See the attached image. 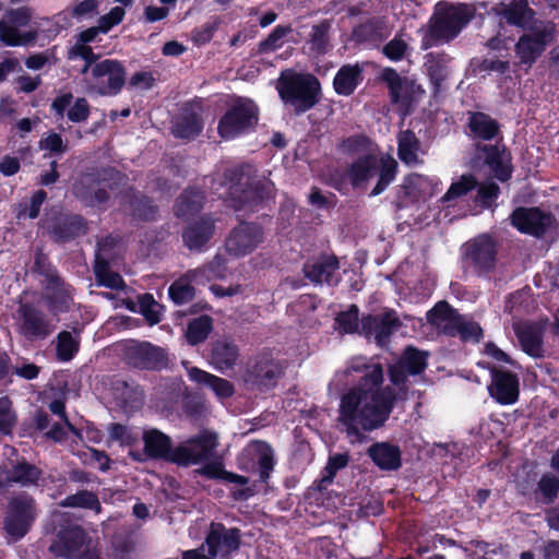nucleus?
Wrapping results in <instances>:
<instances>
[{
	"label": "nucleus",
	"instance_id": "obj_53",
	"mask_svg": "<svg viewBox=\"0 0 559 559\" xmlns=\"http://www.w3.org/2000/svg\"><path fill=\"white\" fill-rule=\"evenodd\" d=\"M476 185L477 182L472 175H463L459 180L452 182L445 194L441 198V202L451 203L473 190Z\"/></svg>",
	"mask_w": 559,
	"mask_h": 559
},
{
	"label": "nucleus",
	"instance_id": "obj_45",
	"mask_svg": "<svg viewBox=\"0 0 559 559\" xmlns=\"http://www.w3.org/2000/svg\"><path fill=\"white\" fill-rule=\"evenodd\" d=\"M2 473L7 483V486L11 484H20L22 486L35 485L40 477V471L26 462L19 463L12 466L11 469L8 467L2 468Z\"/></svg>",
	"mask_w": 559,
	"mask_h": 559
},
{
	"label": "nucleus",
	"instance_id": "obj_16",
	"mask_svg": "<svg viewBox=\"0 0 559 559\" xmlns=\"http://www.w3.org/2000/svg\"><path fill=\"white\" fill-rule=\"evenodd\" d=\"M263 240V233L255 224L241 223L235 227L226 239L228 253L235 257L250 254Z\"/></svg>",
	"mask_w": 559,
	"mask_h": 559
},
{
	"label": "nucleus",
	"instance_id": "obj_48",
	"mask_svg": "<svg viewBox=\"0 0 559 559\" xmlns=\"http://www.w3.org/2000/svg\"><path fill=\"white\" fill-rule=\"evenodd\" d=\"M203 194L195 189H187L179 197L176 204V215L179 217H189L198 213L203 204Z\"/></svg>",
	"mask_w": 559,
	"mask_h": 559
},
{
	"label": "nucleus",
	"instance_id": "obj_14",
	"mask_svg": "<svg viewBox=\"0 0 559 559\" xmlns=\"http://www.w3.org/2000/svg\"><path fill=\"white\" fill-rule=\"evenodd\" d=\"M124 358L129 365L140 369L159 370L167 366L165 350L148 342L127 343Z\"/></svg>",
	"mask_w": 559,
	"mask_h": 559
},
{
	"label": "nucleus",
	"instance_id": "obj_51",
	"mask_svg": "<svg viewBox=\"0 0 559 559\" xmlns=\"http://www.w3.org/2000/svg\"><path fill=\"white\" fill-rule=\"evenodd\" d=\"M80 340L71 332L62 331L57 336V357L61 361H70L79 350Z\"/></svg>",
	"mask_w": 559,
	"mask_h": 559
},
{
	"label": "nucleus",
	"instance_id": "obj_7",
	"mask_svg": "<svg viewBox=\"0 0 559 559\" xmlns=\"http://www.w3.org/2000/svg\"><path fill=\"white\" fill-rule=\"evenodd\" d=\"M380 79L389 90L391 103L396 106L402 116L408 115L413 105L425 94L424 88L419 84L407 76L401 75L393 68L382 69Z\"/></svg>",
	"mask_w": 559,
	"mask_h": 559
},
{
	"label": "nucleus",
	"instance_id": "obj_22",
	"mask_svg": "<svg viewBox=\"0 0 559 559\" xmlns=\"http://www.w3.org/2000/svg\"><path fill=\"white\" fill-rule=\"evenodd\" d=\"M112 243V237H107L97 243L94 273L98 286H105L111 289H123L124 282L122 277L120 274L112 272L108 265V260L111 259L108 250Z\"/></svg>",
	"mask_w": 559,
	"mask_h": 559
},
{
	"label": "nucleus",
	"instance_id": "obj_4",
	"mask_svg": "<svg viewBox=\"0 0 559 559\" xmlns=\"http://www.w3.org/2000/svg\"><path fill=\"white\" fill-rule=\"evenodd\" d=\"M473 7L464 3L440 1L435 5L428 26L421 27V49L445 44L459 36L462 29L474 17Z\"/></svg>",
	"mask_w": 559,
	"mask_h": 559
},
{
	"label": "nucleus",
	"instance_id": "obj_63",
	"mask_svg": "<svg viewBox=\"0 0 559 559\" xmlns=\"http://www.w3.org/2000/svg\"><path fill=\"white\" fill-rule=\"evenodd\" d=\"M456 335H459L463 341L477 342L481 336V328L478 323L462 316Z\"/></svg>",
	"mask_w": 559,
	"mask_h": 559
},
{
	"label": "nucleus",
	"instance_id": "obj_25",
	"mask_svg": "<svg viewBox=\"0 0 559 559\" xmlns=\"http://www.w3.org/2000/svg\"><path fill=\"white\" fill-rule=\"evenodd\" d=\"M513 329L524 353L534 358L544 356V324L542 322H516L513 324Z\"/></svg>",
	"mask_w": 559,
	"mask_h": 559
},
{
	"label": "nucleus",
	"instance_id": "obj_64",
	"mask_svg": "<svg viewBox=\"0 0 559 559\" xmlns=\"http://www.w3.org/2000/svg\"><path fill=\"white\" fill-rule=\"evenodd\" d=\"M109 437L112 440L119 441L121 444L130 445L139 439L140 433L132 431L128 427L120 424H112L109 427Z\"/></svg>",
	"mask_w": 559,
	"mask_h": 559
},
{
	"label": "nucleus",
	"instance_id": "obj_19",
	"mask_svg": "<svg viewBox=\"0 0 559 559\" xmlns=\"http://www.w3.org/2000/svg\"><path fill=\"white\" fill-rule=\"evenodd\" d=\"M400 326L399 318L394 311L383 314L367 316L361 319L360 333L369 341L373 340L379 346H384L389 337Z\"/></svg>",
	"mask_w": 559,
	"mask_h": 559
},
{
	"label": "nucleus",
	"instance_id": "obj_5",
	"mask_svg": "<svg viewBox=\"0 0 559 559\" xmlns=\"http://www.w3.org/2000/svg\"><path fill=\"white\" fill-rule=\"evenodd\" d=\"M81 74L83 90L87 94L117 95L126 83L123 64L116 59H100L99 56L84 61Z\"/></svg>",
	"mask_w": 559,
	"mask_h": 559
},
{
	"label": "nucleus",
	"instance_id": "obj_56",
	"mask_svg": "<svg viewBox=\"0 0 559 559\" xmlns=\"http://www.w3.org/2000/svg\"><path fill=\"white\" fill-rule=\"evenodd\" d=\"M408 50V39L402 32L397 33L393 39L383 46V55L391 61L402 60Z\"/></svg>",
	"mask_w": 559,
	"mask_h": 559
},
{
	"label": "nucleus",
	"instance_id": "obj_35",
	"mask_svg": "<svg viewBox=\"0 0 559 559\" xmlns=\"http://www.w3.org/2000/svg\"><path fill=\"white\" fill-rule=\"evenodd\" d=\"M48 304L56 313L69 310L73 299V288L59 276L51 275L46 286Z\"/></svg>",
	"mask_w": 559,
	"mask_h": 559
},
{
	"label": "nucleus",
	"instance_id": "obj_21",
	"mask_svg": "<svg viewBox=\"0 0 559 559\" xmlns=\"http://www.w3.org/2000/svg\"><path fill=\"white\" fill-rule=\"evenodd\" d=\"M512 225L520 231L543 235L554 223V217L537 207H519L511 215Z\"/></svg>",
	"mask_w": 559,
	"mask_h": 559
},
{
	"label": "nucleus",
	"instance_id": "obj_44",
	"mask_svg": "<svg viewBox=\"0 0 559 559\" xmlns=\"http://www.w3.org/2000/svg\"><path fill=\"white\" fill-rule=\"evenodd\" d=\"M143 441L146 453L152 457L168 459L171 461L174 450L168 436L156 429L143 433Z\"/></svg>",
	"mask_w": 559,
	"mask_h": 559
},
{
	"label": "nucleus",
	"instance_id": "obj_58",
	"mask_svg": "<svg viewBox=\"0 0 559 559\" xmlns=\"http://www.w3.org/2000/svg\"><path fill=\"white\" fill-rule=\"evenodd\" d=\"M139 307L141 313L150 322L156 324L160 321L162 306L150 294H144L139 297Z\"/></svg>",
	"mask_w": 559,
	"mask_h": 559
},
{
	"label": "nucleus",
	"instance_id": "obj_61",
	"mask_svg": "<svg viewBox=\"0 0 559 559\" xmlns=\"http://www.w3.org/2000/svg\"><path fill=\"white\" fill-rule=\"evenodd\" d=\"M328 33L329 25L326 23H321L319 25H314L310 35V45L311 50L321 55L326 51L328 48Z\"/></svg>",
	"mask_w": 559,
	"mask_h": 559
},
{
	"label": "nucleus",
	"instance_id": "obj_36",
	"mask_svg": "<svg viewBox=\"0 0 559 559\" xmlns=\"http://www.w3.org/2000/svg\"><path fill=\"white\" fill-rule=\"evenodd\" d=\"M364 64H345L340 68L333 80V87L336 94L343 96L352 95L364 80Z\"/></svg>",
	"mask_w": 559,
	"mask_h": 559
},
{
	"label": "nucleus",
	"instance_id": "obj_57",
	"mask_svg": "<svg viewBox=\"0 0 559 559\" xmlns=\"http://www.w3.org/2000/svg\"><path fill=\"white\" fill-rule=\"evenodd\" d=\"M335 329L340 333H354L359 331L358 308L350 306L348 310L338 313L335 319Z\"/></svg>",
	"mask_w": 559,
	"mask_h": 559
},
{
	"label": "nucleus",
	"instance_id": "obj_38",
	"mask_svg": "<svg viewBox=\"0 0 559 559\" xmlns=\"http://www.w3.org/2000/svg\"><path fill=\"white\" fill-rule=\"evenodd\" d=\"M239 357L237 345L229 340H218L212 345L210 364L218 372L231 369Z\"/></svg>",
	"mask_w": 559,
	"mask_h": 559
},
{
	"label": "nucleus",
	"instance_id": "obj_43",
	"mask_svg": "<svg viewBox=\"0 0 559 559\" xmlns=\"http://www.w3.org/2000/svg\"><path fill=\"white\" fill-rule=\"evenodd\" d=\"M214 233V222L210 218H201L190 225L183 233L185 245L190 250H201Z\"/></svg>",
	"mask_w": 559,
	"mask_h": 559
},
{
	"label": "nucleus",
	"instance_id": "obj_27",
	"mask_svg": "<svg viewBox=\"0 0 559 559\" xmlns=\"http://www.w3.org/2000/svg\"><path fill=\"white\" fill-rule=\"evenodd\" d=\"M86 535L79 526H69L61 530L50 546V551L58 557L72 558L81 551Z\"/></svg>",
	"mask_w": 559,
	"mask_h": 559
},
{
	"label": "nucleus",
	"instance_id": "obj_42",
	"mask_svg": "<svg viewBox=\"0 0 559 559\" xmlns=\"http://www.w3.org/2000/svg\"><path fill=\"white\" fill-rule=\"evenodd\" d=\"M425 70L433 85L435 93L441 90L443 81L451 72L450 57L444 53H428L425 57Z\"/></svg>",
	"mask_w": 559,
	"mask_h": 559
},
{
	"label": "nucleus",
	"instance_id": "obj_41",
	"mask_svg": "<svg viewBox=\"0 0 559 559\" xmlns=\"http://www.w3.org/2000/svg\"><path fill=\"white\" fill-rule=\"evenodd\" d=\"M485 160L493 176L500 181H506L511 176L510 155L504 148L495 145H484Z\"/></svg>",
	"mask_w": 559,
	"mask_h": 559
},
{
	"label": "nucleus",
	"instance_id": "obj_28",
	"mask_svg": "<svg viewBox=\"0 0 559 559\" xmlns=\"http://www.w3.org/2000/svg\"><path fill=\"white\" fill-rule=\"evenodd\" d=\"M281 366L270 355H262L252 367H250L245 377L247 383L261 388H270L281 374Z\"/></svg>",
	"mask_w": 559,
	"mask_h": 559
},
{
	"label": "nucleus",
	"instance_id": "obj_30",
	"mask_svg": "<svg viewBox=\"0 0 559 559\" xmlns=\"http://www.w3.org/2000/svg\"><path fill=\"white\" fill-rule=\"evenodd\" d=\"M51 109L58 116H63L75 123L84 122L90 117V105L83 97L73 98L71 93H64L52 100Z\"/></svg>",
	"mask_w": 559,
	"mask_h": 559
},
{
	"label": "nucleus",
	"instance_id": "obj_13",
	"mask_svg": "<svg viewBox=\"0 0 559 559\" xmlns=\"http://www.w3.org/2000/svg\"><path fill=\"white\" fill-rule=\"evenodd\" d=\"M37 515L35 501L26 495L12 499L5 520L7 533L15 539L23 537Z\"/></svg>",
	"mask_w": 559,
	"mask_h": 559
},
{
	"label": "nucleus",
	"instance_id": "obj_59",
	"mask_svg": "<svg viewBox=\"0 0 559 559\" xmlns=\"http://www.w3.org/2000/svg\"><path fill=\"white\" fill-rule=\"evenodd\" d=\"M16 424V415L9 397H0V432L10 435Z\"/></svg>",
	"mask_w": 559,
	"mask_h": 559
},
{
	"label": "nucleus",
	"instance_id": "obj_32",
	"mask_svg": "<svg viewBox=\"0 0 559 559\" xmlns=\"http://www.w3.org/2000/svg\"><path fill=\"white\" fill-rule=\"evenodd\" d=\"M428 321L441 333L456 336L462 318L447 302L437 304L427 314Z\"/></svg>",
	"mask_w": 559,
	"mask_h": 559
},
{
	"label": "nucleus",
	"instance_id": "obj_49",
	"mask_svg": "<svg viewBox=\"0 0 559 559\" xmlns=\"http://www.w3.org/2000/svg\"><path fill=\"white\" fill-rule=\"evenodd\" d=\"M472 133L483 140H491L498 133V124L489 116L483 112H475L469 118Z\"/></svg>",
	"mask_w": 559,
	"mask_h": 559
},
{
	"label": "nucleus",
	"instance_id": "obj_9",
	"mask_svg": "<svg viewBox=\"0 0 559 559\" xmlns=\"http://www.w3.org/2000/svg\"><path fill=\"white\" fill-rule=\"evenodd\" d=\"M258 120V109L249 99L237 100L219 119L217 131L222 139L233 140L251 129Z\"/></svg>",
	"mask_w": 559,
	"mask_h": 559
},
{
	"label": "nucleus",
	"instance_id": "obj_47",
	"mask_svg": "<svg viewBox=\"0 0 559 559\" xmlns=\"http://www.w3.org/2000/svg\"><path fill=\"white\" fill-rule=\"evenodd\" d=\"M246 451L249 455L258 459L260 477L265 480L269 477L270 472L273 469V453L270 445L263 441L251 442Z\"/></svg>",
	"mask_w": 559,
	"mask_h": 559
},
{
	"label": "nucleus",
	"instance_id": "obj_10",
	"mask_svg": "<svg viewBox=\"0 0 559 559\" xmlns=\"http://www.w3.org/2000/svg\"><path fill=\"white\" fill-rule=\"evenodd\" d=\"M55 330L53 321L33 305H21L16 311L15 331L27 341H41Z\"/></svg>",
	"mask_w": 559,
	"mask_h": 559
},
{
	"label": "nucleus",
	"instance_id": "obj_17",
	"mask_svg": "<svg viewBox=\"0 0 559 559\" xmlns=\"http://www.w3.org/2000/svg\"><path fill=\"white\" fill-rule=\"evenodd\" d=\"M206 545L211 557L228 559L239 548L240 532L237 528H226L221 523H212L206 536Z\"/></svg>",
	"mask_w": 559,
	"mask_h": 559
},
{
	"label": "nucleus",
	"instance_id": "obj_39",
	"mask_svg": "<svg viewBox=\"0 0 559 559\" xmlns=\"http://www.w3.org/2000/svg\"><path fill=\"white\" fill-rule=\"evenodd\" d=\"M187 372L191 381L206 385L219 400L230 397L234 394V385L226 379L197 367L187 368Z\"/></svg>",
	"mask_w": 559,
	"mask_h": 559
},
{
	"label": "nucleus",
	"instance_id": "obj_37",
	"mask_svg": "<svg viewBox=\"0 0 559 559\" xmlns=\"http://www.w3.org/2000/svg\"><path fill=\"white\" fill-rule=\"evenodd\" d=\"M493 10L509 24L520 27L528 26L534 17V11L528 8L526 0H513L508 4L499 3Z\"/></svg>",
	"mask_w": 559,
	"mask_h": 559
},
{
	"label": "nucleus",
	"instance_id": "obj_54",
	"mask_svg": "<svg viewBox=\"0 0 559 559\" xmlns=\"http://www.w3.org/2000/svg\"><path fill=\"white\" fill-rule=\"evenodd\" d=\"M559 492V478L555 475H544L536 489V498L544 503H551Z\"/></svg>",
	"mask_w": 559,
	"mask_h": 559
},
{
	"label": "nucleus",
	"instance_id": "obj_60",
	"mask_svg": "<svg viewBox=\"0 0 559 559\" xmlns=\"http://www.w3.org/2000/svg\"><path fill=\"white\" fill-rule=\"evenodd\" d=\"M290 31V27L277 25L267 38L260 43V51L270 52L281 48L284 44V37Z\"/></svg>",
	"mask_w": 559,
	"mask_h": 559
},
{
	"label": "nucleus",
	"instance_id": "obj_24",
	"mask_svg": "<svg viewBox=\"0 0 559 559\" xmlns=\"http://www.w3.org/2000/svg\"><path fill=\"white\" fill-rule=\"evenodd\" d=\"M204 463L205 464L200 469L202 475L209 478L223 479L236 485V488L231 491L236 500H246L252 496V490L247 487L249 481L247 477L225 471L222 461L218 459H211Z\"/></svg>",
	"mask_w": 559,
	"mask_h": 559
},
{
	"label": "nucleus",
	"instance_id": "obj_6",
	"mask_svg": "<svg viewBox=\"0 0 559 559\" xmlns=\"http://www.w3.org/2000/svg\"><path fill=\"white\" fill-rule=\"evenodd\" d=\"M276 87L282 100L293 107L296 112H305L317 103L319 81L311 74L285 70Z\"/></svg>",
	"mask_w": 559,
	"mask_h": 559
},
{
	"label": "nucleus",
	"instance_id": "obj_8",
	"mask_svg": "<svg viewBox=\"0 0 559 559\" xmlns=\"http://www.w3.org/2000/svg\"><path fill=\"white\" fill-rule=\"evenodd\" d=\"M33 17V9L19 7L7 10L0 19V40L7 46H26L33 43L37 34L24 31Z\"/></svg>",
	"mask_w": 559,
	"mask_h": 559
},
{
	"label": "nucleus",
	"instance_id": "obj_15",
	"mask_svg": "<svg viewBox=\"0 0 559 559\" xmlns=\"http://www.w3.org/2000/svg\"><path fill=\"white\" fill-rule=\"evenodd\" d=\"M463 249L466 261L477 273H487L493 267L497 250L490 236L480 235L467 241Z\"/></svg>",
	"mask_w": 559,
	"mask_h": 559
},
{
	"label": "nucleus",
	"instance_id": "obj_52",
	"mask_svg": "<svg viewBox=\"0 0 559 559\" xmlns=\"http://www.w3.org/2000/svg\"><path fill=\"white\" fill-rule=\"evenodd\" d=\"M212 331V320L206 316L191 321L187 330V340L191 345L203 342Z\"/></svg>",
	"mask_w": 559,
	"mask_h": 559
},
{
	"label": "nucleus",
	"instance_id": "obj_46",
	"mask_svg": "<svg viewBox=\"0 0 559 559\" xmlns=\"http://www.w3.org/2000/svg\"><path fill=\"white\" fill-rule=\"evenodd\" d=\"M98 26L90 27L78 35L75 44L69 49L68 58L74 60L81 58L84 61L97 57L93 49L88 46L100 34Z\"/></svg>",
	"mask_w": 559,
	"mask_h": 559
},
{
	"label": "nucleus",
	"instance_id": "obj_11",
	"mask_svg": "<svg viewBox=\"0 0 559 559\" xmlns=\"http://www.w3.org/2000/svg\"><path fill=\"white\" fill-rule=\"evenodd\" d=\"M217 445V435L204 431L176 448L171 461L182 465L203 463L214 459Z\"/></svg>",
	"mask_w": 559,
	"mask_h": 559
},
{
	"label": "nucleus",
	"instance_id": "obj_40",
	"mask_svg": "<svg viewBox=\"0 0 559 559\" xmlns=\"http://www.w3.org/2000/svg\"><path fill=\"white\" fill-rule=\"evenodd\" d=\"M372 462L383 471H395L401 466V451L399 447L378 442L368 449Z\"/></svg>",
	"mask_w": 559,
	"mask_h": 559
},
{
	"label": "nucleus",
	"instance_id": "obj_12",
	"mask_svg": "<svg viewBox=\"0 0 559 559\" xmlns=\"http://www.w3.org/2000/svg\"><path fill=\"white\" fill-rule=\"evenodd\" d=\"M108 178L102 180L96 178L93 174L83 175L74 185V194L85 201L88 205L98 206L108 200L106 188L114 189L111 181L121 179V175L118 171L108 170L106 171Z\"/></svg>",
	"mask_w": 559,
	"mask_h": 559
},
{
	"label": "nucleus",
	"instance_id": "obj_20",
	"mask_svg": "<svg viewBox=\"0 0 559 559\" xmlns=\"http://www.w3.org/2000/svg\"><path fill=\"white\" fill-rule=\"evenodd\" d=\"M491 383L488 386L490 396L502 405L514 404L519 399L520 382L516 374L490 368Z\"/></svg>",
	"mask_w": 559,
	"mask_h": 559
},
{
	"label": "nucleus",
	"instance_id": "obj_23",
	"mask_svg": "<svg viewBox=\"0 0 559 559\" xmlns=\"http://www.w3.org/2000/svg\"><path fill=\"white\" fill-rule=\"evenodd\" d=\"M551 40V28L544 26L523 35L516 44L515 51L522 63L532 64Z\"/></svg>",
	"mask_w": 559,
	"mask_h": 559
},
{
	"label": "nucleus",
	"instance_id": "obj_26",
	"mask_svg": "<svg viewBox=\"0 0 559 559\" xmlns=\"http://www.w3.org/2000/svg\"><path fill=\"white\" fill-rule=\"evenodd\" d=\"M427 365V355L413 347H407L402 358L390 368L391 381L395 385L404 382L408 374L423 372Z\"/></svg>",
	"mask_w": 559,
	"mask_h": 559
},
{
	"label": "nucleus",
	"instance_id": "obj_34",
	"mask_svg": "<svg viewBox=\"0 0 559 559\" xmlns=\"http://www.w3.org/2000/svg\"><path fill=\"white\" fill-rule=\"evenodd\" d=\"M425 154L426 151L413 131L404 130L399 133L397 155L404 164L408 166L419 165L423 163Z\"/></svg>",
	"mask_w": 559,
	"mask_h": 559
},
{
	"label": "nucleus",
	"instance_id": "obj_62",
	"mask_svg": "<svg viewBox=\"0 0 559 559\" xmlns=\"http://www.w3.org/2000/svg\"><path fill=\"white\" fill-rule=\"evenodd\" d=\"M126 15V11L121 7L112 8L108 13L98 19V29L102 34H107L114 26L120 24Z\"/></svg>",
	"mask_w": 559,
	"mask_h": 559
},
{
	"label": "nucleus",
	"instance_id": "obj_1",
	"mask_svg": "<svg viewBox=\"0 0 559 559\" xmlns=\"http://www.w3.org/2000/svg\"><path fill=\"white\" fill-rule=\"evenodd\" d=\"M364 372L359 383L341 397L338 421L348 437L358 440L360 431L381 427L390 416L395 400L390 386H383V369L379 364H367L366 358H354L346 372Z\"/></svg>",
	"mask_w": 559,
	"mask_h": 559
},
{
	"label": "nucleus",
	"instance_id": "obj_3",
	"mask_svg": "<svg viewBox=\"0 0 559 559\" xmlns=\"http://www.w3.org/2000/svg\"><path fill=\"white\" fill-rule=\"evenodd\" d=\"M215 192L225 201H230L236 210L252 209L264 199L273 197L274 183L265 177L253 176L250 166H241L228 169Z\"/></svg>",
	"mask_w": 559,
	"mask_h": 559
},
{
	"label": "nucleus",
	"instance_id": "obj_50",
	"mask_svg": "<svg viewBox=\"0 0 559 559\" xmlns=\"http://www.w3.org/2000/svg\"><path fill=\"white\" fill-rule=\"evenodd\" d=\"M60 506L66 508L91 509L96 513L100 512V503L97 496L87 490H82L74 495L68 496L62 501H60Z\"/></svg>",
	"mask_w": 559,
	"mask_h": 559
},
{
	"label": "nucleus",
	"instance_id": "obj_18",
	"mask_svg": "<svg viewBox=\"0 0 559 559\" xmlns=\"http://www.w3.org/2000/svg\"><path fill=\"white\" fill-rule=\"evenodd\" d=\"M441 190V181L437 177H428L420 174L407 176L399 189V199L405 204L409 202L425 201Z\"/></svg>",
	"mask_w": 559,
	"mask_h": 559
},
{
	"label": "nucleus",
	"instance_id": "obj_55",
	"mask_svg": "<svg viewBox=\"0 0 559 559\" xmlns=\"http://www.w3.org/2000/svg\"><path fill=\"white\" fill-rule=\"evenodd\" d=\"M227 262L228 261L225 257L216 254L211 263L198 267L195 271H202L204 276V284L213 280H223L229 274Z\"/></svg>",
	"mask_w": 559,
	"mask_h": 559
},
{
	"label": "nucleus",
	"instance_id": "obj_2",
	"mask_svg": "<svg viewBox=\"0 0 559 559\" xmlns=\"http://www.w3.org/2000/svg\"><path fill=\"white\" fill-rule=\"evenodd\" d=\"M342 148L346 153L360 154L347 170L354 187H361L376 180L377 183L370 195H378L395 179L396 160L390 154L377 153V147L366 136L348 138L343 142Z\"/></svg>",
	"mask_w": 559,
	"mask_h": 559
},
{
	"label": "nucleus",
	"instance_id": "obj_29",
	"mask_svg": "<svg viewBox=\"0 0 559 559\" xmlns=\"http://www.w3.org/2000/svg\"><path fill=\"white\" fill-rule=\"evenodd\" d=\"M203 128L201 108L195 104L186 105L173 126V134L180 139H193Z\"/></svg>",
	"mask_w": 559,
	"mask_h": 559
},
{
	"label": "nucleus",
	"instance_id": "obj_33",
	"mask_svg": "<svg viewBox=\"0 0 559 559\" xmlns=\"http://www.w3.org/2000/svg\"><path fill=\"white\" fill-rule=\"evenodd\" d=\"M193 285H204L202 271H195V269L188 271L183 276L175 281L168 289L169 297L177 305L187 304L194 297Z\"/></svg>",
	"mask_w": 559,
	"mask_h": 559
},
{
	"label": "nucleus",
	"instance_id": "obj_31",
	"mask_svg": "<svg viewBox=\"0 0 559 559\" xmlns=\"http://www.w3.org/2000/svg\"><path fill=\"white\" fill-rule=\"evenodd\" d=\"M338 261L334 257H322L308 262L304 266L305 275L314 284L326 283L329 285L338 282Z\"/></svg>",
	"mask_w": 559,
	"mask_h": 559
}]
</instances>
